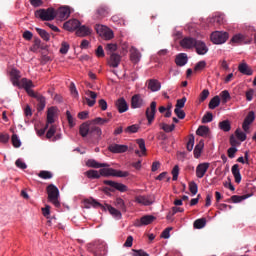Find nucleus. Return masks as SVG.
<instances>
[{"label":"nucleus","mask_w":256,"mask_h":256,"mask_svg":"<svg viewBox=\"0 0 256 256\" xmlns=\"http://www.w3.org/2000/svg\"><path fill=\"white\" fill-rule=\"evenodd\" d=\"M10 78L11 82L14 85V87H19V89H25L27 93H30V95H33V81L27 79V78H22L21 79V72L17 69H12L10 72Z\"/></svg>","instance_id":"f257e3e1"},{"label":"nucleus","mask_w":256,"mask_h":256,"mask_svg":"<svg viewBox=\"0 0 256 256\" xmlns=\"http://www.w3.org/2000/svg\"><path fill=\"white\" fill-rule=\"evenodd\" d=\"M91 207H93L95 209L101 208L102 210L107 209L108 212L110 213V215H113V216L117 217L118 219L121 218V212H120L121 210H118V209L112 207L111 205L103 206L102 204L97 202V200H95V199L85 200V208L91 209Z\"/></svg>","instance_id":"f03ea898"},{"label":"nucleus","mask_w":256,"mask_h":256,"mask_svg":"<svg viewBox=\"0 0 256 256\" xmlns=\"http://www.w3.org/2000/svg\"><path fill=\"white\" fill-rule=\"evenodd\" d=\"M47 191V200H49L50 203H53V205L56 208H60L61 204L58 198L60 197V191L58 190L57 186H54L53 184H50L46 188Z\"/></svg>","instance_id":"7ed1b4c3"},{"label":"nucleus","mask_w":256,"mask_h":256,"mask_svg":"<svg viewBox=\"0 0 256 256\" xmlns=\"http://www.w3.org/2000/svg\"><path fill=\"white\" fill-rule=\"evenodd\" d=\"M35 17L41 19L42 21H53L55 19V9L48 8V9H40L35 12Z\"/></svg>","instance_id":"20e7f679"},{"label":"nucleus","mask_w":256,"mask_h":256,"mask_svg":"<svg viewBox=\"0 0 256 256\" xmlns=\"http://www.w3.org/2000/svg\"><path fill=\"white\" fill-rule=\"evenodd\" d=\"M210 39L214 45H223L229 39V33L223 31H215L211 34Z\"/></svg>","instance_id":"39448f33"},{"label":"nucleus","mask_w":256,"mask_h":256,"mask_svg":"<svg viewBox=\"0 0 256 256\" xmlns=\"http://www.w3.org/2000/svg\"><path fill=\"white\" fill-rule=\"evenodd\" d=\"M96 31L100 37H103L107 41L113 39L115 37V34L113 33V30L111 28L105 26V25H97Z\"/></svg>","instance_id":"423d86ee"},{"label":"nucleus","mask_w":256,"mask_h":256,"mask_svg":"<svg viewBox=\"0 0 256 256\" xmlns=\"http://www.w3.org/2000/svg\"><path fill=\"white\" fill-rule=\"evenodd\" d=\"M104 184L108 185L110 188L105 187V190H109L110 192L120 191L122 193L127 192V186L123 183H117L112 180H104Z\"/></svg>","instance_id":"0eeeda50"},{"label":"nucleus","mask_w":256,"mask_h":256,"mask_svg":"<svg viewBox=\"0 0 256 256\" xmlns=\"http://www.w3.org/2000/svg\"><path fill=\"white\" fill-rule=\"evenodd\" d=\"M155 113H157V102L153 101L150 107L146 109L147 125H151L155 121Z\"/></svg>","instance_id":"6e6552de"},{"label":"nucleus","mask_w":256,"mask_h":256,"mask_svg":"<svg viewBox=\"0 0 256 256\" xmlns=\"http://www.w3.org/2000/svg\"><path fill=\"white\" fill-rule=\"evenodd\" d=\"M80 135L82 137H89L90 139H99L102 132L100 129H80Z\"/></svg>","instance_id":"1a4fd4ad"},{"label":"nucleus","mask_w":256,"mask_h":256,"mask_svg":"<svg viewBox=\"0 0 256 256\" xmlns=\"http://www.w3.org/2000/svg\"><path fill=\"white\" fill-rule=\"evenodd\" d=\"M230 145H231V148H228L227 156L230 159H234L235 154L238 151L236 146H240V142H238V140L235 139L234 135L230 136Z\"/></svg>","instance_id":"9d476101"},{"label":"nucleus","mask_w":256,"mask_h":256,"mask_svg":"<svg viewBox=\"0 0 256 256\" xmlns=\"http://www.w3.org/2000/svg\"><path fill=\"white\" fill-rule=\"evenodd\" d=\"M55 15L60 21H65L66 19H69L71 9L67 6H62L57 10V12H55Z\"/></svg>","instance_id":"9b49d317"},{"label":"nucleus","mask_w":256,"mask_h":256,"mask_svg":"<svg viewBox=\"0 0 256 256\" xmlns=\"http://www.w3.org/2000/svg\"><path fill=\"white\" fill-rule=\"evenodd\" d=\"M145 106V100L141 94H135L131 99V107L132 109H141V107Z\"/></svg>","instance_id":"f8f14e48"},{"label":"nucleus","mask_w":256,"mask_h":256,"mask_svg":"<svg viewBox=\"0 0 256 256\" xmlns=\"http://www.w3.org/2000/svg\"><path fill=\"white\" fill-rule=\"evenodd\" d=\"M57 115H59V109L55 106L48 108L47 110V124L53 125L55 123V119H57Z\"/></svg>","instance_id":"ddd939ff"},{"label":"nucleus","mask_w":256,"mask_h":256,"mask_svg":"<svg viewBox=\"0 0 256 256\" xmlns=\"http://www.w3.org/2000/svg\"><path fill=\"white\" fill-rule=\"evenodd\" d=\"M210 168V163L209 162H202L198 166H196V177L198 179H202L205 177V174Z\"/></svg>","instance_id":"4468645a"},{"label":"nucleus","mask_w":256,"mask_h":256,"mask_svg":"<svg viewBox=\"0 0 256 256\" xmlns=\"http://www.w3.org/2000/svg\"><path fill=\"white\" fill-rule=\"evenodd\" d=\"M194 47L197 55H207V53H209V47H207V44L201 40H196Z\"/></svg>","instance_id":"2eb2a0df"},{"label":"nucleus","mask_w":256,"mask_h":256,"mask_svg":"<svg viewBox=\"0 0 256 256\" xmlns=\"http://www.w3.org/2000/svg\"><path fill=\"white\" fill-rule=\"evenodd\" d=\"M85 99L87 102L88 107H93L95 105V103H97V93L91 91V90H87L85 92Z\"/></svg>","instance_id":"dca6fc26"},{"label":"nucleus","mask_w":256,"mask_h":256,"mask_svg":"<svg viewBox=\"0 0 256 256\" xmlns=\"http://www.w3.org/2000/svg\"><path fill=\"white\" fill-rule=\"evenodd\" d=\"M121 63V55L114 53L110 55V58L108 59V65L112 67L113 69H117Z\"/></svg>","instance_id":"f3484780"},{"label":"nucleus","mask_w":256,"mask_h":256,"mask_svg":"<svg viewBox=\"0 0 256 256\" xmlns=\"http://www.w3.org/2000/svg\"><path fill=\"white\" fill-rule=\"evenodd\" d=\"M108 150L114 154L125 153L128 151L127 145L112 144L108 146Z\"/></svg>","instance_id":"a211bd4d"},{"label":"nucleus","mask_w":256,"mask_h":256,"mask_svg":"<svg viewBox=\"0 0 256 256\" xmlns=\"http://www.w3.org/2000/svg\"><path fill=\"white\" fill-rule=\"evenodd\" d=\"M195 43H197L195 38L185 37L181 40L180 45L183 49H193L195 47Z\"/></svg>","instance_id":"6ab92c4d"},{"label":"nucleus","mask_w":256,"mask_h":256,"mask_svg":"<svg viewBox=\"0 0 256 256\" xmlns=\"http://www.w3.org/2000/svg\"><path fill=\"white\" fill-rule=\"evenodd\" d=\"M80 25H81V22L79 20L73 19L64 23V29L66 31H77Z\"/></svg>","instance_id":"aec40b11"},{"label":"nucleus","mask_w":256,"mask_h":256,"mask_svg":"<svg viewBox=\"0 0 256 256\" xmlns=\"http://www.w3.org/2000/svg\"><path fill=\"white\" fill-rule=\"evenodd\" d=\"M156 220L155 216L144 215L140 221L136 223V227L148 226Z\"/></svg>","instance_id":"412c9836"},{"label":"nucleus","mask_w":256,"mask_h":256,"mask_svg":"<svg viewBox=\"0 0 256 256\" xmlns=\"http://www.w3.org/2000/svg\"><path fill=\"white\" fill-rule=\"evenodd\" d=\"M136 144L139 145L140 151L136 150L134 151V153L139 157L146 156L147 148L144 139H137Z\"/></svg>","instance_id":"4be33fe9"},{"label":"nucleus","mask_w":256,"mask_h":256,"mask_svg":"<svg viewBox=\"0 0 256 256\" xmlns=\"http://www.w3.org/2000/svg\"><path fill=\"white\" fill-rule=\"evenodd\" d=\"M28 95L30 97H34V99H37V101L39 103V106H38L39 111H43V109H45L46 100H45L44 96L35 94V91H33V90H32V94L28 93Z\"/></svg>","instance_id":"5701e85b"},{"label":"nucleus","mask_w":256,"mask_h":256,"mask_svg":"<svg viewBox=\"0 0 256 256\" xmlns=\"http://www.w3.org/2000/svg\"><path fill=\"white\" fill-rule=\"evenodd\" d=\"M93 32V30H91V28L85 26V25H80L77 30H76V35L78 37H87V35H91V33Z\"/></svg>","instance_id":"b1692460"},{"label":"nucleus","mask_w":256,"mask_h":256,"mask_svg":"<svg viewBox=\"0 0 256 256\" xmlns=\"http://www.w3.org/2000/svg\"><path fill=\"white\" fill-rule=\"evenodd\" d=\"M134 201L143 206H150L152 204L150 196L139 195L134 198Z\"/></svg>","instance_id":"393cba45"},{"label":"nucleus","mask_w":256,"mask_h":256,"mask_svg":"<svg viewBox=\"0 0 256 256\" xmlns=\"http://www.w3.org/2000/svg\"><path fill=\"white\" fill-rule=\"evenodd\" d=\"M189 61V58L187 57V54L180 53L176 56L175 63L178 65V67H185L187 65V62Z\"/></svg>","instance_id":"a878e982"},{"label":"nucleus","mask_w":256,"mask_h":256,"mask_svg":"<svg viewBox=\"0 0 256 256\" xmlns=\"http://www.w3.org/2000/svg\"><path fill=\"white\" fill-rule=\"evenodd\" d=\"M116 107L119 111V113H125L129 110V105H127V101H125V98H120L116 101Z\"/></svg>","instance_id":"bb28decb"},{"label":"nucleus","mask_w":256,"mask_h":256,"mask_svg":"<svg viewBox=\"0 0 256 256\" xmlns=\"http://www.w3.org/2000/svg\"><path fill=\"white\" fill-rule=\"evenodd\" d=\"M86 166H88L89 168L99 169V168H108L109 164L108 163H100V162H97L96 160L90 159V160L86 161Z\"/></svg>","instance_id":"cd10ccee"},{"label":"nucleus","mask_w":256,"mask_h":256,"mask_svg":"<svg viewBox=\"0 0 256 256\" xmlns=\"http://www.w3.org/2000/svg\"><path fill=\"white\" fill-rule=\"evenodd\" d=\"M238 71L242 73V75H253V69H251L246 62H242L239 64Z\"/></svg>","instance_id":"c85d7f7f"},{"label":"nucleus","mask_w":256,"mask_h":256,"mask_svg":"<svg viewBox=\"0 0 256 256\" xmlns=\"http://www.w3.org/2000/svg\"><path fill=\"white\" fill-rule=\"evenodd\" d=\"M231 173H232V176H234L235 183L240 184L242 180V176H241L240 168L238 164H235L234 166H232Z\"/></svg>","instance_id":"c756f323"},{"label":"nucleus","mask_w":256,"mask_h":256,"mask_svg":"<svg viewBox=\"0 0 256 256\" xmlns=\"http://www.w3.org/2000/svg\"><path fill=\"white\" fill-rule=\"evenodd\" d=\"M130 59L132 63H139V61H141V52L135 47H132L130 49Z\"/></svg>","instance_id":"7c9ffc66"},{"label":"nucleus","mask_w":256,"mask_h":256,"mask_svg":"<svg viewBox=\"0 0 256 256\" xmlns=\"http://www.w3.org/2000/svg\"><path fill=\"white\" fill-rule=\"evenodd\" d=\"M255 121V112L250 111L242 124V129H249V125Z\"/></svg>","instance_id":"2f4dec72"},{"label":"nucleus","mask_w":256,"mask_h":256,"mask_svg":"<svg viewBox=\"0 0 256 256\" xmlns=\"http://www.w3.org/2000/svg\"><path fill=\"white\" fill-rule=\"evenodd\" d=\"M219 105H221V97L220 96H214L209 104L208 107L209 109H217V107H219Z\"/></svg>","instance_id":"473e14b6"},{"label":"nucleus","mask_w":256,"mask_h":256,"mask_svg":"<svg viewBox=\"0 0 256 256\" xmlns=\"http://www.w3.org/2000/svg\"><path fill=\"white\" fill-rule=\"evenodd\" d=\"M148 89L153 92H157L161 89V83L157 80H150L148 83Z\"/></svg>","instance_id":"72a5a7b5"},{"label":"nucleus","mask_w":256,"mask_h":256,"mask_svg":"<svg viewBox=\"0 0 256 256\" xmlns=\"http://www.w3.org/2000/svg\"><path fill=\"white\" fill-rule=\"evenodd\" d=\"M252 195H232L228 203L231 201L232 203H241L243 200L248 199Z\"/></svg>","instance_id":"f704fd0d"},{"label":"nucleus","mask_w":256,"mask_h":256,"mask_svg":"<svg viewBox=\"0 0 256 256\" xmlns=\"http://www.w3.org/2000/svg\"><path fill=\"white\" fill-rule=\"evenodd\" d=\"M114 205L117 207L118 210L121 212H127V206H125L124 200L121 198H116L114 201Z\"/></svg>","instance_id":"c9c22d12"},{"label":"nucleus","mask_w":256,"mask_h":256,"mask_svg":"<svg viewBox=\"0 0 256 256\" xmlns=\"http://www.w3.org/2000/svg\"><path fill=\"white\" fill-rule=\"evenodd\" d=\"M113 173H115L113 168H101L99 172L101 177H113Z\"/></svg>","instance_id":"e433bc0d"},{"label":"nucleus","mask_w":256,"mask_h":256,"mask_svg":"<svg viewBox=\"0 0 256 256\" xmlns=\"http://www.w3.org/2000/svg\"><path fill=\"white\" fill-rule=\"evenodd\" d=\"M206 218H199L194 221V229H203L206 227Z\"/></svg>","instance_id":"4c0bfd02"},{"label":"nucleus","mask_w":256,"mask_h":256,"mask_svg":"<svg viewBox=\"0 0 256 256\" xmlns=\"http://www.w3.org/2000/svg\"><path fill=\"white\" fill-rule=\"evenodd\" d=\"M84 174L89 179H100V177H101V174H99V172L96 170H89V171L85 172Z\"/></svg>","instance_id":"58836bf2"},{"label":"nucleus","mask_w":256,"mask_h":256,"mask_svg":"<svg viewBox=\"0 0 256 256\" xmlns=\"http://www.w3.org/2000/svg\"><path fill=\"white\" fill-rule=\"evenodd\" d=\"M234 136L235 140H239L241 142L246 140V134L245 132H242L241 130L236 129L234 134L232 135Z\"/></svg>","instance_id":"ea45409f"},{"label":"nucleus","mask_w":256,"mask_h":256,"mask_svg":"<svg viewBox=\"0 0 256 256\" xmlns=\"http://www.w3.org/2000/svg\"><path fill=\"white\" fill-rule=\"evenodd\" d=\"M105 49L108 55H113L115 51H117L118 46L115 43H109L106 45Z\"/></svg>","instance_id":"a19ab883"},{"label":"nucleus","mask_w":256,"mask_h":256,"mask_svg":"<svg viewBox=\"0 0 256 256\" xmlns=\"http://www.w3.org/2000/svg\"><path fill=\"white\" fill-rule=\"evenodd\" d=\"M36 31L44 41H49V39H51V36L47 33V31L41 28H36Z\"/></svg>","instance_id":"79ce46f5"},{"label":"nucleus","mask_w":256,"mask_h":256,"mask_svg":"<svg viewBox=\"0 0 256 256\" xmlns=\"http://www.w3.org/2000/svg\"><path fill=\"white\" fill-rule=\"evenodd\" d=\"M232 43H243L245 41V35L239 33V34H235L232 39H231Z\"/></svg>","instance_id":"37998d69"},{"label":"nucleus","mask_w":256,"mask_h":256,"mask_svg":"<svg viewBox=\"0 0 256 256\" xmlns=\"http://www.w3.org/2000/svg\"><path fill=\"white\" fill-rule=\"evenodd\" d=\"M220 98L222 99L223 103H227L231 100V94H229L228 90H224L220 93Z\"/></svg>","instance_id":"c03bdc74"},{"label":"nucleus","mask_w":256,"mask_h":256,"mask_svg":"<svg viewBox=\"0 0 256 256\" xmlns=\"http://www.w3.org/2000/svg\"><path fill=\"white\" fill-rule=\"evenodd\" d=\"M67 121L69 124V127H75L76 121L73 115H71V112L69 110L66 111Z\"/></svg>","instance_id":"a18cd8bd"},{"label":"nucleus","mask_w":256,"mask_h":256,"mask_svg":"<svg viewBox=\"0 0 256 256\" xmlns=\"http://www.w3.org/2000/svg\"><path fill=\"white\" fill-rule=\"evenodd\" d=\"M11 141H12V146H14L15 148L21 147V140H19L17 134H12Z\"/></svg>","instance_id":"49530a36"},{"label":"nucleus","mask_w":256,"mask_h":256,"mask_svg":"<svg viewBox=\"0 0 256 256\" xmlns=\"http://www.w3.org/2000/svg\"><path fill=\"white\" fill-rule=\"evenodd\" d=\"M105 123H109V119H103L101 117H98L91 121L92 125H105Z\"/></svg>","instance_id":"de8ad7c7"},{"label":"nucleus","mask_w":256,"mask_h":256,"mask_svg":"<svg viewBox=\"0 0 256 256\" xmlns=\"http://www.w3.org/2000/svg\"><path fill=\"white\" fill-rule=\"evenodd\" d=\"M38 177L41 179H52L53 174L52 172H49V171H41L39 172Z\"/></svg>","instance_id":"09e8293b"},{"label":"nucleus","mask_w":256,"mask_h":256,"mask_svg":"<svg viewBox=\"0 0 256 256\" xmlns=\"http://www.w3.org/2000/svg\"><path fill=\"white\" fill-rule=\"evenodd\" d=\"M128 176H129L128 172H123V171L116 170V169H114V172L112 174V177L125 178V177H128Z\"/></svg>","instance_id":"8fccbe9b"},{"label":"nucleus","mask_w":256,"mask_h":256,"mask_svg":"<svg viewBox=\"0 0 256 256\" xmlns=\"http://www.w3.org/2000/svg\"><path fill=\"white\" fill-rule=\"evenodd\" d=\"M69 49H70L69 43L62 42L61 48H60V53L62 55H67V53H69Z\"/></svg>","instance_id":"3c124183"},{"label":"nucleus","mask_w":256,"mask_h":256,"mask_svg":"<svg viewBox=\"0 0 256 256\" xmlns=\"http://www.w3.org/2000/svg\"><path fill=\"white\" fill-rule=\"evenodd\" d=\"M205 67H207V62H205V60L199 61L195 65L194 71H203Z\"/></svg>","instance_id":"603ef678"},{"label":"nucleus","mask_w":256,"mask_h":256,"mask_svg":"<svg viewBox=\"0 0 256 256\" xmlns=\"http://www.w3.org/2000/svg\"><path fill=\"white\" fill-rule=\"evenodd\" d=\"M196 135L202 136L204 138L210 136V130L209 129H198L196 130Z\"/></svg>","instance_id":"864d4df0"},{"label":"nucleus","mask_w":256,"mask_h":256,"mask_svg":"<svg viewBox=\"0 0 256 256\" xmlns=\"http://www.w3.org/2000/svg\"><path fill=\"white\" fill-rule=\"evenodd\" d=\"M202 149H203V145L201 144L195 146V149H194L195 159H199V157H201Z\"/></svg>","instance_id":"5fc2aeb1"},{"label":"nucleus","mask_w":256,"mask_h":256,"mask_svg":"<svg viewBox=\"0 0 256 256\" xmlns=\"http://www.w3.org/2000/svg\"><path fill=\"white\" fill-rule=\"evenodd\" d=\"M231 128V121L223 120L219 122V129H230Z\"/></svg>","instance_id":"6e6d98bb"},{"label":"nucleus","mask_w":256,"mask_h":256,"mask_svg":"<svg viewBox=\"0 0 256 256\" xmlns=\"http://www.w3.org/2000/svg\"><path fill=\"white\" fill-rule=\"evenodd\" d=\"M185 103H187V98L183 97L182 99H178L176 102V108L175 109H183L185 107Z\"/></svg>","instance_id":"4d7b16f0"},{"label":"nucleus","mask_w":256,"mask_h":256,"mask_svg":"<svg viewBox=\"0 0 256 256\" xmlns=\"http://www.w3.org/2000/svg\"><path fill=\"white\" fill-rule=\"evenodd\" d=\"M172 129H165L164 132H160L159 135H157V139L164 141L168 138L166 133H171Z\"/></svg>","instance_id":"13d9d810"},{"label":"nucleus","mask_w":256,"mask_h":256,"mask_svg":"<svg viewBox=\"0 0 256 256\" xmlns=\"http://www.w3.org/2000/svg\"><path fill=\"white\" fill-rule=\"evenodd\" d=\"M189 189H190V192H191L192 195H194V196L197 195V193H198V185H197V183L191 182L189 184Z\"/></svg>","instance_id":"bf43d9fd"},{"label":"nucleus","mask_w":256,"mask_h":256,"mask_svg":"<svg viewBox=\"0 0 256 256\" xmlns=\"http://www.w3.org/2000/svg\"><path fill=\"white\" fill-rule=\"evenodd\" d=\"M213 121V113L208 112L202 118V123H211Z\"/></svg>","instance_id":"052dcab7"},{"label":"nucleus","mask_w":256,"mask_h":256,"mask_svg":"<svg viewBox=\"0 0 256 256\" xmlns=\"http://www.w3.org/2000/svg\"><path fill=\"white\" fill-rule=\"evenodd\" d=\"M194 136H190L188 138V142H187V151L188 152H191L193 151V148H194Z\"/></svg>","instance_id":"680f3d73"},{"label":"nucleus","mask_w":256,"mask_h":256,"mask_svg":"<svg viewBox=\"0 0 256 256\" xmlns=\"http://www.w3.org/2000/svg\"><path fill=\"white\" fill-rule=\"evenodd\" d=\"M171 174H172V180L177 181L178 180V175H179V166L178 165L174 166V168L172 169Z\"/></svg>","instance_id":"e2e57ef3"},{"label":"nucleus","mask_w":256,"mask_h":256,"mask_svg":"<svg viewBox=\"0 0 256 256\" xmlns=\"http://www.w3.org/2000/svg\"><path fill=\"white\" fill-rule=\"evenodd\" d=\"M132 251H133L132 256H150V254H148L144 250H135V249H133Z\"/></svg>","instance_id":"0e129e2a"},{"label":"nucleus","mask_w":256,"mask_h":256,"mask_svg":"<svg viewBox=\"0 0 256 256\" xmlns=\"http://www.w3.org/2000/svg\"><path fill=\"white\" fill-rule=\"evenodd\" d=\"M175 115L178 117V119H185V111L183 109H174Z\"/></svg>","instance_id":"69168bd1"},{"label":"nucleus","mask_w":256,"mask_h":256,"mask_svg":"<svg viewBox=\"0 0 256 256\" xmlns=\"http://www.w3.org/2000/svg\"><path fill=\"white\" fill-rule=\"evenodd\" d=\"M209 97V90L204 89L200 94V103H203Z\"/></svg>","instance_id":"338daca9"},{"label":"nucleus","mask_w":256,"mask_h":256,"mask_svg":"<svg viewBox=\"0 0 256 256\" xmlns=\"http://www.w3.org/2000/svg\"><path fill=\"white\" fill-rule=\"evenodd\" d=\"M10 136L9 134H0V143L6 144L9 142Z\"/></svg>","instance_id":"774afa93"}]
</instances>
